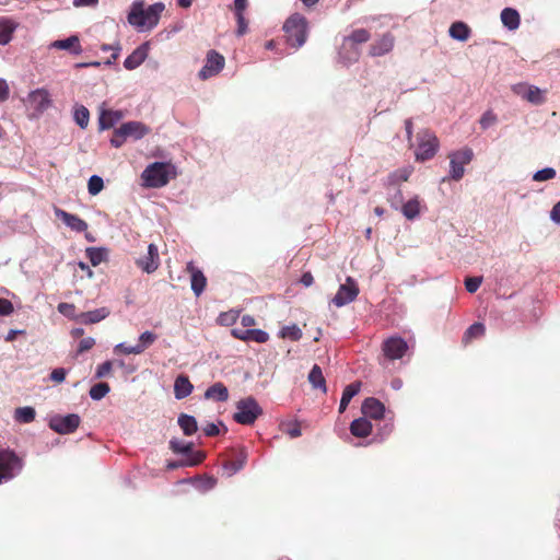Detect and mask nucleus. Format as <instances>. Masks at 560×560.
<instances>
[{"label": "nucleus", "instance_id": "f257e3e1", "mask_svg": "<svg viewBox=\"0 0 560 560\" xmlns=\"http://www.w3.org/2000/svg\"><path fill=\"white\" fill-rule=\"evenodd\" d=\"M164 9L165 5L162 2L153 3L144 9L142 1H136L132 3L128 14V22L140 30H152L159 24Z\"/></svg>", "mask_w": 560, "mask_h": 560}, {"label": "nucleus", "instance_id": "f03ea898", "mask_svg": "<svg viewBox=\"0 0 560 560\" xmlns=\"http://www.w3.org/2000/svg\"><path fill=\"white\" fill-rule=\"evenodd\" d=\"M287 43L294 47H301L307 38V20L299 13L292 14L283 25Z\"/></svg>", "mask_w": 560, "mask_h": 560}, {"label": "nucleus", "instance_id": "7ed1b4c3", "mask_svg": "<svg viewBox=\"0 0 560 560\" xmlns=\"http://www.w3.org/2000/svg\"><path fill=\"white\" fill-rule=\"evenodd\" d=\"M172 171H174V166L170 163L154 162L148 165L141 174L143 186L161 188L167 185Z\"/></svg>", "mask_w": 560, "mask_h": 560}, {"label": "nucleus", "instance_id": "20e7f679", "mask_svg": "<svg viewBox=\"0 0 560 560\" xmlns=\"http://www.w3.org/2000/svg\"><path fill=\"white\" fill-rule=\"evenodd\" d=\"M370 38L371 34L365 28H357L352 31V33L343 40L340 57L348 63L358 61L360 50L357 48V45L366 43Z\"/></svg>", "mask_w": 560, "mask_h": 560}, {"label": "nucleus", "instance_id": "39448f33", "mask_svg": "<svg viewBox=\"0 0 560 560\" xmlns=\"http://www.w3.org/2000/svg\"><path fill=\"white\" fill-rule=\"evenodd\" d=\"M24 462L9 448L0 450V485L16 477L23 469Z\"/></svg>", "mask_w": 560, "mask_h": 560}, {"label": "nucleus", "instance_id": "423d86ee", "mask_svg": "<svg viewBox=\"0 0 560 560\" xmlns=\"http://www.w3.org/2000/svg\"><path fill=\"white\" fill-rule=\"evenodd\" d=\"M261 415L262 408L254 397L248 396L237 401L233 419L240 424L252 425Z\"/></svg>", "mask_w": 560, "mask_h": 560}, {"label": "nucleus", "instance_id": "0eeeda50", "mask_svg": "<svg viewBox=\"0 0 560 560\" xmlns=\"http://www.w3.org/2000/svg\"><path fill=\"white\" fill-rule=\"evenodd\" d=\"M418 140L416 160L422 162L431 160L436 154L440 147L439 139L433 132L422 130L418 133Z\"/></svg>", "mask_w": 560, "mask_h": 560}, {"label": "nucleus", "instance_id": "6e6552de", "mask_svg": "<svg viewBox=\"0 0 560 560\" xmlns=\"http://www.w3.org/2000/svg\"><path fill=\"white\" fill-rule=\"evenodd\" d=\"M450 177L459 180L465 174V165H468L474 159V152L470 148H463L448 154Z\"/></svg>", "mask_w": 560, "mask_h": 560}, {"label": "nucleus", "instance_id": "1a4fd4ad", "mask_svg": "<svg viewBox=\"0 0 560 560\" xmlns=\"http://www.w3.org/2000/svg\"><path fill=\"white\" fill-rule=\"evenodd\" d=\"M81 419L77 413L54 416L49 420V428L59 434L73 433L80 425Z\"/></svg>", "mask_w": 560, "mask_h": 560}, {"label": "nucleus", "instance_id": "9d476101", "mask_svg": "<svg viewBox=\"0 0 560 560\" xmlns=\"http://www.w3.org/2000/svg\"><path fill=\"white\" fill-rule=\"evenodd\" d=\"M359 292L358 283L351 277H348L346 283L339 287L336 295L331 300V303L337 307H342L354 301L359 295Z\"/></svg>", "mask_w": 560, "mask_h": 560}, {"label": "nucleus", "instance_id": "9b49d317", "mask_svg": "<svg viewBox=\"0 0 560 560\" xmlns=\"http://www.w3.org/2000/svg\"><path fill=\"white\" fill-rule=\"evenodd\" d=\"M224 57L215 50H209L207 54L206 65L199 71L198 77L201 80H207L217 75L224 67Z\"/></svg>", "mask_w": 560, "mask_h": 560}, {"label": "nucleus", "instance_id": "f8f14e48", "mask_svg": "<svg viewBox=\"0 0 560 560\" xmlns=\"http://www.w3.org/2000/svg\"><path fill=\"white\" fill-rule=\"evenodd\" d=\"M382 350L387 359L398 360L407 352L408 345L401 337H390L383 342Z\"/></svg>", "mask_w": 560, "mask_h": 560}, {"label": "nucleus", "instance_id": "ddd939ff", "mask_svg": "<svg viewBox=\"0 0 560 560\" xmlns=\"http://www.w3.org/2000/svg\"><path fill=\"white\" fill-rule=\"evenodd\" d=\"M136 265L147 273L154 272L160 266V255L158 246L155 244H150L148 246L147 255L138 258L136 260Z\"/></svg>", "mask_w": 560, "mask_h": 560}, {"label": "nucleus", "instance_id": "4468645a", "mask_svg": "<svg viewBox=\"0 0 560 560\" xmlns=\"http://www.w3.org/2000/svg\"><path fill=\"white\" fill-rule=\"evenodd\" d=\"M27 102L30 106L36 112V114L44 113L51 105L50 95L45 89H37L32 91L27 96Z\"/></svg>", "mask_w": 560, "mask_h": 560}, {"label": "nucleus", "instance_id": "2eb2a0df", "mask_svg": "<svg viewBox=\"0 0 560 560\" xmlns=\"http://www.w3.org/2000/svg\"><path fill=\"white\" fill-rule=\"evenodd\" d=\"M231 335L242 341H255L265 343L269 340V335L261 329H248L235 327L231 330Z\"/></svg>", "mask_w": 560, "mask_h": 560}, {"label": "nucleus", "instance_id": "dca6fc26", "mask_svg": "<svg viewBox=\"0 0 560 560\" xmlns=\"http://www.w3.org/2000/svg\"><path fill=\"white\" fill-rule=\"evenodd\" d=\"M186 271L190 275V285L196 296H200L207 287V278L192 261L186 265Z\"/></svg>", "mask_w": 560, "mask_h": 560}, {"label": "nucleus", "instance_id": "f3484780", "mask_svg": "<svg viewBox=\"0 0 560 560\" xmlns=\"http://www.w3.org/2000/svg\"><path fill=\"white\" fill-rule=\"evenodd\" d=\"M395 45V37L390 33H385L381 38L375 40L371 46L369 54L372 57H381L390 52Z\"/></svg>", "mask_w": 560, "mask_h": 560}, {"label": "nucleus", "instance_id": "a211bd4d", "mask_svg": "<svg viewBox=\"0 0 560 560\" xmlns=\"http://www.w3.org/2000/svg\"><path fill=\"white\" fill-rule=\"evenodd\" d=\"M55 214L57 218L75 232H84L88 229V223L77 214L69 213L62 209L55 208Z\"/></svg>", "mask_w": 560, "mask_h": 560}, {"label": "nucleus", "instance_id": "6ab92c4d", "mask_svg": "<svg viewBox=\"0 0 560 560\" xmlns=\"http://www.w3.org/2000/svg\"><path fill=\"white\" fill-rule=\"evenodd\" d=\"M362 413L365 417L380 420L384 417L385 407L384 405L374 397L366 398L362 404Z\"/></svg>", "mask_w": 560, "mask_h": 560}, {"label": "nucleus", "instance_id": "aec40b11", "mask_svg": "<svg viewBox=\"0 0 560 560\" xmlns=\"http://www.w3.org/2000/svg\"><path fill=\"white\" fill-rule=\"evenodd\" d=\"M120 127L121 133H124L127 139L132 138L135 140H139L150 132V128L141 121H128L122 124Z\"/></svg>", "mask_w": 560, "mask_h": 560}, {"label": "nucleus", "instance_id": "412c9836", "mask_svg": "<svg viewBox=\"0 0 560 560\" xmlns=\"http://www.w3.org/2000/svg\"><path fill=\"white\" fill-rule=\"evenodd\" d=\"M149 46L142 44L136 48L124 61V67L128 70L138 68L148 57Z\"/></svg>", "mask_w": 560, "mask_h": 560}, {"label": "nucleus", "instance_id": "4be33fe9", "mask_svg": "<svg viewBox=\"0 0 560 560\" xmlns=\"http://www.w3.org/2000/svg\"><path fill=\"white\" fill-rule=\"evenodd\" d=\"M51 48L69 50L73 55H80L82 52V47L80 45V39L77 35H72L66 39H58L51 43Z\"/></svg>", "mask_w": 560, "mask_h": 560}, {"label": "nucleus", "instance_id": "5701e85b", "mask_svg": "<svg viewBox=\"0 0 560 560\" xmlns=\"http://www.w3.org/2000/svg\"><path fill=\"white\" fill-rule=\"evenodd\" d=\"M205 398L222 402L226 401L229 399L228 387L223 383L217 382L207 388Z\"/></svg>", "mask_w": 560, "mask_h": 560}, {"label": "nucleus", "instance_id": "b1692460", "mask_svg": "<svg viewBox=\"0 0 560 560\" xmlns=\"http://www.w3.org/2000/svg\"><path fill=\"white\" fill-rule=\"evenodd\" d=\"M247 459V454L244 450H241L233 459L226 460L223 464V469L229 476H232L243 469Z\"/></svg>", "mask_w": 560, "mask_h": 560}, {"label": "nucleus", "instance_id": "393cba45", "mask_svg": "<svg viewBox=\"0 0 560 560\" xmlns=\"http://www.w3.org/2000/svg\"><path fill=\"white\" fill-rule=\"evenodd\" d=\"M192 389L194 386L187 376L179 375L176 377L174 383V394L177 399L187 397L191 394Z\"/></svg>", "mask_w": 560, "mask_h": 560}, {"label": "nucleus", "instance_id": "a878e982", "mask_svg": "<svg viewBox=\"0 0 560 560\" xmlns=\"http://www.w3.org/2000/svg\"><path fill=\"white\" fill-rule=\"evenodd\" d=\"M18 24L8 18H0V45H7L11 42L12 35Z\"/></svg>", "mask_w": 560, "mask_h": 560}, {"label": "nucleus", "instance_id": "bb28decb", "mask_svg": "<svg viewBox=\"0 0 560 560\" xmlns=\"http://www.w3.org/2000/svg\"><path fill=\"white\" fill-rule=\"evenodd\" d=\"M350 432L357 438H366L372 432V424L366 418H359L351 422Z\"/></svg>", "mask_w": 560, "mask_h": 560}, {"label": "nucleus", "instance_id": "cd10ccee", "mask_svg": "<svg viewBox=\"0 0 560 560\" xmlns=\"http://www.w3.org/2000/svg\"><path fill=\"white\" fill-rule=\"evenodd\" d=\"M501 21L506 28L515 31L520 26L521 16L515 9L505 8L501 12Z\"/></svg>", "mask_w": 560, "mask_h": 560}, {"label": "nucleus", "instance_id": "c85d7f7f", "mask_svg": "<svg viewBox=\"0 0 560 560\" xmlns=\"http://www.w3.org/2000/svg\"><path fill=\"white\" fill-rule=\"evenodd\" d=\"M121 118H122V114L119 110H103L98 118L100 128L102 130L110 129Z\"/></svg>", "mask_w": 560, "mask_h": 560}, {"label": "nucleus", "instance_id": "c756f323", "mask_svg": "<svg viewBox=\"0 0 560 560\" xmlns=\"http://www.w3.org/2000/svg\"><path fill=\"white\" fill-rule=\"evenodd\" d=\"M109 315V311L106 307H101L94 311L81 313L78 319L82 324H95L106 318Z\"/></svg>", "mask_w": 560, "mask_h": 560}, {"label": "nucleus", "instance_id": "7c9ffc66", "mask_svg": "<svg viewBox=\"0 0 560 560\" xmlns=\"http://www.w3.org/2000/svg\"><path fill=\"white\" fill-rule=\"evenodd\" d=\"M360 388H361L360 382H353L345 387V389L342 392L341 399H340V405H339L340 413H342L347 409L351 399L360 392Z\"/></svg>", "mask_w": 560, "mask_h": 560}, {"label": "nucleus", "instance_id": "2f4dec72", "mask_svg": "<svg viewBox=\"0 0 560 560\" xmlns=\"http://www.w3.org/2000/svg\"><path fill=\"white\" fill-rule=\"evenodd\" d=\"M177 422L183 433L187 436L195 434L198 430V423L196 418L187 413H180Z\"/></svg>", "mask_w": 560, "mask_h": 560}, {"label": "nucleus", "instance_id": "473e14b6", "mask_svg": "<svg viewBox=\"0 0 560 560\" xmlns=\"http://www.w3.org/2000/svg\"><path fill=\"white\" fill-rule=\"evenodd\" d=\"M308 382L312 384L313 388L322 389L324 393L327 392L326 380L319 365H313L308 374Z\"/></svg>", "mask_w": 560, "mask_h": 560}, {"label": "nucleus", "instance_id": "72a5a7b5", "mask_svg": "<svg viewBox=\"0 0 560 560\" xmlns=\"http://www.w3.org/2000/svg\"><path fill=\"white\" fill-rule=\"evenodd\" d=\"M450 36L454 39L465 42L470 35V28L464 22H455L450 27Z\"/></svg>", "mask_w": 560, "mask_h": 560}, {"label": "nucleus", "instance_id": "f704fd0d", "mask_svg": "<svg viewBox=\"0 0 560 560\" xmlns=\"http://www.w3.org/2000/svg\"><path fill=\"white\" fill-rule=\"evenodd\" d=\"M486 332V327L483 324L481 323H475L472 325H470L466 331L464 332V336H463V343L464 345H468L474 339H477V338H480L485 335Z\"/></svg>", "mask_w": 560, "mask_h": 560}, {"label": "nucleus", "instance_id": "c9c22d12", "mask_svg": "<svg viewBox=\"0 0 560 560\" xmlns=\"http://www.w3.org/2000/svg\"><path fill=\"white\" fill-rule=\"evenodd\" d=\"M36 411L33 407H20L15 409L14 419L20 423H31L35 420Z\"/></svg>", "mask_w": 560, "mask_h": 560}, {"label": "nucleus", "instance_id": "e433bc0d", "mask_svg": "<svg viewBox=\"0 0 560 560\" xmlns=\"http://www.w3.org/2000/svg\"><path fill=\"white\" fill-rule=\"evenodd\" d=\"M411 175V168L404 167L396 170L395 172L390 173L387 177L388 185L396 186L399 185L402 182H407Z\"/></svg>", "mask_w": 560, "mask_h": 560}, {"label": "nucleus", "instance_id": "4c0bfd02", "mask_svg": "<svg viewBox=\"0 0 560 560\" xmlns=\"http://www.w3.org/2000/svg\"><path fill=\"white\" fill-rule=\"evenodd\" d=\"M401 211H402V214L409 220L417 218L420 213V201H419L418 197H415V198L408 200L402 206Z\"/></svg>", "mask_w": 560, "mask_h": 560}, {"label": "nucleus", "instance_id": "58836bf2", "mask_svg": "<svg viewBox=\"0 0 560 560\" xmlns=\"http://www.w3.org/2000/svg\"><path fill=\"white\" fill-rule=\"evenodd\" d=\"M73 118L82 129H85L90 121V112L83 105L77 106L74 108Z\"/></svg>", "mask_w": 560, "mask_h": 560}, {"label": "nucleus", "instance_id": "ea45409f", "mask_svg": "<svg viewBox=\"0 0 560 560\" xmlns=\"http://www.w3.org/2000/svg\"><path fill=\"white\" fill-rule=\"evenodd\" d=\"M302 330L298 327V325H289L282 327L280 330V337L283 339H290L292 341H298L302 338Z\"/></svg>", "mask_w": 560, "mask_h": 560}, {"label": "nucleus", "instance_id": "a19ab883", "mask_svg": "<svg viewBox=\"0 0 560 560\" xmlns=\"http://www.w3.org/2000/svg\"><path fill=\"white\" fill-rule=\"evenodd\" d=\"M170 447L174 453H177V454H185V455L191 454L192 456L195 454L192 452V443H185L177 439H173L170 441Z\"/></svg>", "mask_w": 560, "mask_h": 560}, {"label": "nucleus", "instance_id": "79ce46f5", "mask_svg": "<svg viewBox=\"0 0 560 560\" xmlns=\"http://www.w3.org/2000/svg\"><path fill=\"white\" fill-rule=\"evenodd\" d=\"M109 390L110 387L107 383H97L91 387L90 396L94 400H101L109 393Z\"/></svg>", "mask_w": 560, "mask_h": 560}, {"label": "nucleus", "instance_id": "37998d69", "mask_svg": "<svg viewBox=\"0 0 560 560\" xmlns=\"http://www.w3.org/2000/svg\"><path fill=\"white\" fill-rule=\"evenodd\" d=\"M106 253L102 248L89 247L86 248V257L93 266L100 265L105 259Z\"/></svg>", "mask_w": 560, "mask_h": 560}, {"label": "nucleus", "instance_id": "c03bdc74", "mask_svg": "<svg viewBox=\"0 0 560 560\" xmlns=\"http://www.w3.org/2000/svg\"><path fill=\"white\" fill-rule=\"evenodd\" d=\"M238 316L240 313L234 310L223 312L219 315L218 323L222 326H232L236 323Z\"/></svg>", "mask_w": 560, "mask_h": 560}, {"label": "nucleus", "instance_id": "a18cd8bd", "mask_svg": "<svg viewBox=\"0 0 560 560\" xmlns=\"http://www.w3.org/2000/svg\"><path fill=\"white\" fill-rule=\"evenodd\" d=\"M205 459V454L202 452H195L194 458L187 460V462H180V463H170L167 465L168 469H176L180 466H196L200 464Z\"/></svg>", "mask_w": 560, "mask_h": 560}, {"label": "nucleus", "instance_id": "49530a36", "mask_svg": "<svg viewBox=\"0 0 560 560\" xmlns=\"http://www.w3.org/2000/svg\"><path fill=\"white\" fill-rule=\"evenodd\" d=\"M103 188H104V182H103L102 177H100L97 175H93L90 177L89 183H88V190H89L90 195L95 196L98 192H101Z\"/></svg>", "mask_w": 560, "mask_h": 560}, {"label": "nucleus", "instance_id": "de8ad7c7", "mask_svg": "<svg viewBox=\"0 0 560 560\" xmlns=\"http://www.w3.org/2000/svg\"><path fill=\"white\" fill-rule=\"evenodd\" d=\"M156 335L151 331H144L139 337V342L137 343V347L141 349V353L150 347L154 341L156 340Z\"/></svg>", "mask_w": 560, "mask_h": 560}, {"label": "nucleus", "instance_id": "09e8293b", "mask_svg": "<svg viewBox=\"0 0 560 560\" xmlns=\"http://www.w3.org/2000/svg\"><path fill=\"white\" fill-rule=\"evenodd\" d=\"M524 97L534 104H541L545 101L541 91L536 86H529Z\"/></svg>", "mask_w": 560, "mask_h": 560}, {"label": "nucleus", "instance_id": "8fccbe9b", "mask_svg": "<svg viewBox=\"0 0 560 560\" xmlns=\"http://www.w3.org/2000/svg\"><path fill=\"white\" fill-rule=\"evenodd\" d=\"M555 177H556V170L552 167H546L540 171H537L534 174L533 179L536 182H545V180L552 179Z\"/></svg>", "mask_w": 560, "mask_h": 560}, {"label": "nucleus", "instance_id": "3c124183", "mask_svg": "<svg viewBox=\"0 0 560 560\" xmlns=\"http://www.w3.org/2000/svg\"><path fill=\"white\" fill-rule=\"evenodd\" d=\"M281 428L282 431L290 435L292 439L299 438L302 434L300 424L298 422L283 423Z\"/></svg>", "mask_w": 560, "mask_h": 560}, {"label": "nucleus", "instance_id": "603ef678", "mask_svg": "<svg viewBox=\"0 0 560 560\" xmlns=\"http://www.w3.org/2000/svg\"><path fill=\"white\" fill-rule=\"evenodd\" d=\"M495 122H497V115L491 110H487L486 113H483L479 120L480 127L483 130L488 129Z\"/></svg>", "mask_w": 560, "mask_h": 560}, {"label": "nucleus", "instance_id": "864d4df0", "mask_svg": "<svg viewBox=\"0 0 560 560\" xmlns=\"http://www.w3.org/2000/svg\"><path fill=\"white\" fill-rule=\"evenodd\" d=\"M482 283L481 277H467L465 279V288L469 293H475Z\"/></svg>", "mask_w": 560, "mask_h": 560}, {"label": "nucleus", "instance_id": "5fc2aeb1", "mask_svg": "<svg viewBox=\"0 0 560 560\" xmlns=\"http://www.w3.org/2000/svg\"><path fill=\"white\" fill-rule=\"evenodd\" d=\"M113 370V362L112 361H105L102 364H100L96 369L95 377L96 378H103L108 375H110Z\"/></svg>", "mask_w": 560, "mask_h": 560}, {"label": "nucleus", "instance_id": "6e6d98bb", "mask_svg": "<svg viewBox=\"0 0 560 560\" xmlns=\"http://www.w3.org/2000/svg\"><path fill=\"white\" fill-rule=\"evenodd\" d=\"M115 352L124 353V354H140L141 349L136 346H126L125 343H119L114 348Z\"/></svg>", "mask_w": 560, "mask_h": 560}, {"label": "nucleus", "instance_id": "4d7b16f0", "mask_svg": "<svg viewBox=\"0 0 560 560\" xmlns=\"http://www.w3.org/2000/svg\"><path fill=\"white\" fill-rule=\"evenodd\" d=\"M94 346H95L94 338H92V337L83 338L78 345L77 353L82 354V353L91 350Z\"/></svg>", "mask_w": 560, "mask_h": 560}, {"label": "nucleus", "instance_id": "13d9d810", "mask_svg": "<svg viewBox=\"0 0 560 560\" xmlns=\"http://www.w3.org/2000/svg\"><path fill=\"white\" fill-rule=\"evenodd\" d=\"M127 140V137L121 133V127L117 128L113 132L110 144L115 148H120Z\"/></svg>", "mask_w": 560, "mask_h": 560}, {"label": "nucleus", "instance_id": "bf43d9fd", "mask_svg": "<svg viewBox=\"0 0 560 560\" xmlns=\"http://www.w3.org/2000/svg\"><path fill=\"white\" fill-rule=\"evenodd\" d=\"M101 49L103 51H108V50H114V52L112 54V57L110 59H108L105 63L106 65H112L113 62H115L118 57H119V51H120V46L119 44H117L116 46H110V45H107V44H103L101 46Z\"/></svg>", "mask_w": 560, "mask_h": 560}, {"label": "nucleus", "instance_id": "052dcab7", "mask_svg": "<svg viewBox=\"0 0 560 560\" xmlns=\"http://www.w3.org/2000/svg\"><path fill=\"white\" fill-rule=\"evenodd\" d=\"M14 311L13 304L7 299L0 298V316H8Z\"/></svg>", "mask_w": 560, "mask_h": 560}, {"label": "nucleus", "instance_id": "680f3d73", "mask_svg": "<svg viewBox=\"0 0 560 560\" xmlns=\"http://www.w3.org/2000/svg\"><path fill=\"white\" fill-rule=\"evenodd\" d=\"M66 375H67V372H66L65 369L57 368V369L51 371L50 378H51V381H54L56 383H61V382L65 381Z\"/></svg>", "mask_w": 560, "mask_h": 560}, {"label": "nucleus", "instance_id": "e2e57ef3", "mask_svg": "<svg viewBox=\"0 0 560 560\" xmlns=\"http://www.w3.org/2000/svg\"><path fill=\"white\" fill-rule=\"evenodd\" d=\"M236 21H237V35L242 36L247 32V22L245 20L244 14H237Z\"/></svg>", "mask_w": 560, "mask_h": 560}, {"label": "nucleus", "instance_id": "0e129e2a", "mask_svg": "<svg viewBox=\"0 0 560 560\" xmlns=\"http://www.w3.org/2000/svg\"><path fill=\"white\" fill-rule=\"evenodd\" d=\"M10 90L5 80L0 79V102H4L9 98Z\"/></svg>", "mask_w": 560, "mask_h": 560}, {"label": "nucleus", "instance_id": "69168bd1", "mask_svg": "<svg viewBox=\"0 0 560 560\" xmlns=\"http://www.w3.org/2000/svg\"><path fill=\"white\" fill-rule=\"evenodd\" d=\"M74 308L75 306L69 303H60L58 305V311L66 316H71L72 313L74 312Z\"/></svg>", "mask_w": 560, "mask_h": 560}, {"label": "nucleus", "instance_id": "338daca9", "mask_svg": "<svg viewBox=\"0 0 560 560\" xmlns=\"http://www.w3.org/2000/svg\"><path fill=\"white\" fill-rule=\"evenodd\" d=\"M203 433L207 435V436H217L219 435L220 433V430H219V427L214 423H208L205 428H203Z\"/></svg>", "mask_w": 560, "mask_h": 560}, {"label": "nucleus", "instance_id": "774afa93", "mask_svg": "<svg viewBox=\"0 0 560 560\" xmlns=\"http://www.w3.org/2000/svg\"><path fill=\"white\" fill-rule=\"evenodd\" d=\"M550 218L553 222L560 223V200L552 207Z\"/></svg>", "mask_w": 560, "mask_h": 560}]
</instances>
